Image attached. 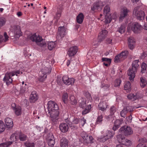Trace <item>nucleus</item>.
Listing matches in <instances>:
<instances>
[{"instance_id":"f257e3e1","label":"nucleus","mask_w":147,"mask_h":147,"mask_svg":"<svg viewBox=\"0 0 147 147\" xmlns=\"http://www.w3.org/2000/svg\"><path fill=\"white\" fill-rule=\"evenodd\" d=\"M47 104V109L48 113L50 115V119L54 124L58 119V106L55 102L51 100L48 102Z\"/></svg>"},{"instance_id":"f03ea898","label":"nucleus","mask_w":147,"mask_h":147,"mask_svg":"<svg viewBox=\"0 0 147 147\" xmlns=\"http://www.w3.org/2000/svg\"><path fill=\"white\" fill-rule=\"evenodd\" d=\"M51 63H47L45 67L42 68L40 71L39 72V76L38 78V80L43 82L46 78L47 74L51 73Z\"/></svg>"},{"instance_id":"7ed1b4c3","label":"nucleus","mask_w":147,"mask_h":147,"mask_svg":"<svg viewBox=\"0 0 147 147\" xmlns=\"http://www.w3.org/2000/svg\"><path fill=\"white\" fill-rule=\"evenodd\" d=\"M139 60H136L133 62L132 67L129 68L128 70L127 74L129 76V79L130 81L133 80L135 77V74L139 66L138 64Z\"/></svg>"},{"instance_id":"20e7f679","label":"nucleus","mask_w":147,"mask_h":147,"mask_svg":"<svg viewBox=\"0 0 147 147\" xmlns=\"http://www.w3.org/2000/svg\"><path fill=\"white\" fill-rule=\"evenodd\" d=\"M29 38L32 41L35 42L37 45L41 47L44 48L47 45L45 40L43 39L40 36L38 35H36V34L30 36Z\"/></svg>"},{"instance_id":"39448f33","label":"nucleus","mask_w":147,"mask_h":147,"mask_svg":"<svg viewBox=\"0 0 147 147\" xmlns=\"http://www.w3.org/2000/svg\"><path fill=\"white\" fill-rule=\"evenodd\" d=\"M20 73V71L19 70H17L7 73L4 77L3 80L6 83V84L8 85L12 82V79L11 78V77L15 75L18 76V74H19Z\"/></svg>"},{"instance_id":"423d86ee","label":"nucleus","mask_w":147,"mask_h":147,"mask_svg":"<svg viewBox=\"0 0 147 147\" xmlns=\"http://www.w3.org/2000/svg\"><path fill=\"white\" fill-rule=\"evenodd\" d=\"M119 130V132L127 136L131 135L133 133L132 128L127 125L122 127Z\"/></svg>"},{"instance_id":"0eeeda50","label":"nucleus","mask_w":147,"mask_h":147,"mask_svg":"<svg viewBox=\"0 0 147 147\" xmlns=\"http://www.w3.org/2000/svg\"><path fill=\"white\" fill-rule=\"evenodd\" d=\"M128 54V52L127 51H125L117 55L115 58V62L117 63L122 61L127 58Z\"/></svg>"},{"instance_id":"6e6552de","label":"nucleus","mask_w":147,"mask_h":147,"mask_svg":"<svg viewBox=\"0 0 147 147\" xmlns=\"http://www.w3.org/2000/svg\"><path fill=\"white\" fill-rule=\"evenodd\" d=\"M107 33L108 31L106 30H102L98 36V41L93 42V45L94 46L98 45H99V42H101L105 38Z\"/></svg>"},{"instance_id":"1a4fd4ad","label":"nucleus","mask_w":147,"mask_h":147,"mask_svg":"<svg viewBox=\"0 0 147 147\" xmlns=\"http://www.w3.org/2000/svg\"><path fill=\"white\" fill-rule=\"evenodd\" d=\"M138 7L134 8L133 11V14H135L137 19L139 20H143L144 19L145 13L144 11L142 10L138 11Z\"/></svg>"},{"instance_id":"9d476101","label":"nucleus","mask_w":147,"mask_h":147,"mask_svg":"<svg viewBox=\"0 0 147 147\" xmlns=\"http://www.w3.org/2000/svg\"><path fill=\"white\" fill-rule=\"evenodd\" d=\"M117 139L119 142L125 144L127 146H130L131 144V142L129 140L125 139L124 137L120 134L117 136Z\"/></svg>"},{"instance_id":"9b49d317","label":"nucleus","mask_w":147,"mask_h":147,"mask_svg":"<svg viewBox=\"0 0 147 147\" xmlns=\"http://www.w3.org/2000/svg\"><path fill=\"white\" fill-rule=\"evenodd\" d=\"M131 30L135 33L138 34L142 31V27L140 24L136 22L133 24Z\"/></svg>"},{"instance_id":"f8f14e48","label":"nucleus","mask_w":147,"mask_h":147,"mask_svg":"<svg viewBox=\"0 0 147 147\" xmlns=\"http://www.w3.org/2000/svg\"><path fill=\"white\" fill-rule=\"evenodd\" d=\"M65 28L64 26L59 27L58 32L56 37L57 39L60 40L64 37L65 35Z\"/></svg>"},{"instance_id":"ddd939ff","label":"nucleus","mask_w":147,"mask_h":147,"mask_svg":"<svg viewBox=\"0 0 147 147\" xmlns=\"http://www.w3.org/2000/svg\"><path fill=\"white\" fill-rule=\"evenodd\" d=\"M104 5V4L102 1H97L94 3L93 6L91 7V10L92 11H95L96 10H100Z\"/></svg>"},{"instance_id":"4468645a","label":"nucleus","mask_w":147,"mask_h":147,"mask_svg":"<svg viewBox=\"0 0 147 147\" xmlns=\"http://www.w3.org/2000/svg\"><path fill=\"white\" fill-rule=\"evenodd\" d=\"M84 143H91L93 142V138L91 136H88L87 134H84L82 136Z\"/></svg>"},{"instance_id":"2eb2a0df","label":"nucleus","mask_w":147,"mask_h":147,"mask_svg":"<svg viewBox=\"0 0 147 147\" xmlns=\"http://www.w3.org/2000/svg\"><path fill=\"white\" fill-rule=\"evenodd\" d=\"M78 49L77 46H74L71 47L69 49L68 54L69 57H74V56L76 53Z\"/></svg>"},{"instance_id":"dca6fc26","label":"nucleus","mask_w":147,"mask_h":147,"mask_svg":"<svg viewBox=\"0 0 147 147\" xmlns=\"http://www.w3.org/2000/svg\"><path fill=\"white\" fill-rule=\"evenodd\" d=\"M13 29L16 38H18L22 35L20 27L19 26H14Z\"/></svg>"},{"instance_id":"f3484780","label":"nucleus","mask_w":147,"mask_h":147,"mask_svg":"<svg viewBox=\"0 0 147 147\" xmlns=\"http://www.w3.org/2000/svg\"><path fill=\"white\" fill-rule=\"evenodd\" d=\"M129 11V10L126 8H124L120 13V17L119 18V21H122L128 15V13Z\"/></svg>"},{"instance_id":"a211bd4d","label":"nucleus","mask_w":147,"mask_h":147,"mask_svg":"<svg viewBox=\"0 0 147 147\" xmlns=\"http://www.w3.org/2000/svg\"><path fill=\"white\" fill-rule=\"evenodd\" d=\"M5 123L6 125V127L8 129L12 128L13 126L12 119L9 117H7L5 119Z\"/></svg>"},{"instance_id":"6ab92c4d","label":"nucleus","mask_w":147,"mask_h":147,"mask_svg":"<svg viewBox=\"0 0 147 147\" xmlns=\"http://www.w3.org/2000/svg\"><path fill=\"white\" fill-rule=\"evenodd\" d=\"M68 123H62L59 126L60 131L63 133L67 132L68 130L69 127Z\"/></svg>"},{"instance_id":"aec40b11","label":"nucleus","mask_w":147,"mask_h":147,"mask_svg":"<svg viewBox=\"0 0 147 147\" xmlns=\"http://www.w3.org/2000/svg\"><path fill=\"white\" fill-rule=\"evenodd\" d=\"M128 47L131 49H133L134 47L136 41L135 39L133 37H130L128 39Z\"/></svg>"},{"instance_id":"412c9836","label":"nucleus","mask_w":147,"mask_h":147,"mask_svg":"<svg viewBox=\"0 0 147 147\" xmlns=\"http://www.w3.org/2000/svg\"><path fill=\"white\" fill-rule=\"evenodd\" d=\"M38 97L35 91L32 92L30 97V102H34L38 99Z\"/></svg>"},{"instance_id":"4be33fe9","label":"nucleus","mask_w":147,"mask_h":147,"mask_svg":"<svg viewBox=\"0 0 147 147\" xmlns=\"http://www.w3.org/2000/svg\"><path fill=\"white\" fill-rule=\"evenodd\" d=\"M60 146L61 147H68V141L65 138H62L60 140Z\"/></svg>"},{"instance_id":"5701e85b","label":"nucleus","mask_w":147,"mask_h":147,"mask_svg":"<svg viewBox=\"0 0 147 147\" xmlns=\"http://www.w3.org/2000/svg\"><path fill=\"white\" fill-rule=\"evenodd\" d=\"M107 106L105 102H101L98 105V107L99 109L102 111H104L106 110Z\"/></svg>"},{"instance_id":"b1692460","label":"nucleus","mask_w":147,"mask_h":147,"mask_svg":"<svg viewBox=\"0 0 147 147\" xmlns=\"http://www.w3.org/2000/svg\"><path fill=\"white\" fill-rule=\"evenodd\" d=\"M84 16L82 13H80L77 16L76 20L77 22L80 24H82L83 21Z\"/></svg>"},{"instance_id":"393cba45","label":"nucleus","mask_w":147,"mask_h":147,"mask_svg":"<svg viewBox=\"0 0 147 147\" xmlns=\"http://www.w3.org/2000/svg\"><path fill=\"white\" fill-rule=\"evenodd\" d=\"M10 139L11 141H9V142H11L12 144V143L16 141L17 139H18V134L16 132V133L12 134L11 136Z\"/></svg>"},{"instance_id":"a878e982","label":"nucleus","mask_w":147,"mask_h":147,"mask_svg":"<svg viewBox=\"0 0 147 147\" xmlns=\"http://www.w3.org/2000/svg\"><path fill=\"white\" fill-rule=\"evenodd\" d=\"M18 136V139L19 138L22 141H25L27 138V137L26 135L21 133H20Z\"/></svg>"},{"instance_id":"bb28decb","label":"nucleus","mask_w":147,"mask_h":147,"mask_svg":"<svg viewBox=\"0 0 147 147\" xmlns=\"http://www.w3.org/2000/svg\"><path fill=\"white\" fill-rule=\"evenodd\" d=\"M115 125L113 127V129L114 131L118 129L120 126V125L121 124V121L119 120H116L115 121Z\"/></svg>"},{"instance_id":"cd10ccee","label":"nucleus","mask_w":147,"mask_h":147,"mask_svg":"<svg viewBox=\"0 0 147 147\" xmlns=\"http://www.w3.org/2000/svg\"><path fill=\"white\" fill-rule=\"evenodd\" d=\"M4 35L5 39V40L4 39L3 36L2 35H0V44L3 41L5 42L8 40L9 37L7 36V33L5 32Z\"/></svg>"},{"instance_id":"c85d7f7f","label":"nucleus","mask_w":147,"mask_h":147,"mask_svg":"<svg viewBox=\"0 0 147 147\" xmlns=\"http://www.w3.org/2000/svg\"><path fill=\"white\" fill-rule=\"evenodd\" d=\"M105 22L106 24L110 23L112 20L111 15L110 14L105 15Z\"/></svg>"},{"instance_id":"c756f323","label":"nucleus","mask_w":147,"mask_h":147,"mask_svg":"<svg viewBox=\"0 0 147 147\" xmlns=\"http://www.w3.org/2000/svg\"><path fill=\"white\" fill-rule=\"evenodd\" d=\"M48 48L50 50H52L56 46V45L54 42H48Z\"/></svg>"},{"instance_id":"7c9ffc66","label":"nucleus","mask_w":147,"mask_h":147,"mask_svg":"<svg viewBox=\"0 0 147 147\" xmlns=\"http://www.w3.org/2000/svg\"><path fill=\"white\" fill-rule=\"evenodd\" d=\"M91 108V105H89L85 109H84L82 111V114L83 115L86 114L88 113L90 110Z\"/></svg>"},{"instance_id":"2f4dec72","label":"nucleus","mask_w":147,"mask_h":147,"mask_svg":"<svg viewBox=\"0 0 147 147\" xmlns=\"http://www.w3.org/2000/svg\"><path fill=\"white\" fill-rule=\"evenodd\" d=\"M147 84L146 80L143 78H140V85L142 88H144Z\"/></svg>"},{"instance_id":"473e14b6","label":"nucleus","mask_w":147,"mask_h":147,"mask_svg":"<svg viewBox=\"0 0 147 147\" xmlns=\"http://www.w3.org/2000/svg\"><path fill=\"white\" fill-rule=\"evenodd\" d=\"M117 31L121 34L124 33L125 31V27L124 25H121L117 30Z\"/></svg>"},{"instance_id":"72a5a7b5","label":"nucleus","mask_w":147,"mask_h":147,"mask_svg":"<svg viewBox=\"0 0 147 147\" xmlns=\"http://www.w3.org/2000/svg\"><path fill=\"white\" fill-rule=\"evenodd\" d=\"M127 113L126 110L124 107L123 109L121 112L120 115L121 117L125 118L126 117V114Z\"/></svg>"},{"instance_id":"f704fd0d","label":"nucleus","mask_w":147,"mask_h":147,"mask_svg":"<svg viewBox=\"0 0 147 147\" xmlns=\"http://www.w3.org/2000/svg\"><path fill=\"white\" fill-rule=\"evenodd\" d=\"M103 116L102 115L98 116L96 122V124H99L102 123V121Z\"/></svg>"},{"instance_id":"c9c22d12","label":"nucleus","mask_w":147,"mask_h":147,"mask_svg":"<svg viewBox=\"0 0 147 147\" xmlns=\"http://www.w3.org/2000/svg\"><path fill=\"white\" fill-rule=\"evenodd\" d=\"M114 135V132L111 131H108L106 136L109 139L112 138Z\"/></svg>"},{"instance_id":"e433bc0d","label":"nucleus","mask_w":147,"mask_h":147,"mask_svg":"<svg viewBox=\"0 0 147 147\" xmlns=\"http://www.w3.org/2000/svg\"><path fill=\"white\" fill-rule=\"evenodd\" d=\"M5 126L3 122L0 121V133L2 132L5 129Z\"/></svg>"},{"instance_id":"4c0bfd02","label":"nucleus","mask_w":147,"mask_h":147,"mask_svg":"<svg viewBox=\"0 0 147 147\" xmlns=\"http://www.w3.org/2000/svg\"><path fill=\"white\" fill-rule=\"evenodd\" d=\"M110 10V7L109 5H106L104 8V15L109 14L108 13Z\"/></svg>"},{"instance_id":"58836bf2","label":"nucleus","mask_w":147,"mask_h":147,"mask_svg":"<svg viewBox=\"0 0 147 147\" xmlns=\"http://www.w3.org/2000/svg\"><path fill=\"white\" fill-rule=\"evenodd\" d=\"M67 93L66 92L64 93L63 94L62 97V100L64 103H67Z\"/></svg>"},{"instance_id":"ea45409f","label":"nucleus","mask_w":147,"mask_h":147,"mask_svg":"<svg viewBox=\"0 0 147 147\" xmlns=\"http://www.w3.org/2000/svg\"><path fill=\"white\" fill-rule=\"evenodd\" d=\"M127 98L130 100L132 99L133 100H136L137 98V96L136 95H134V94H129L127 96Z\"/></svg>"},{"instance_id":"a19ab883","label":"nucleus","mask_w":147,"mask_h":147,"mask_svg":"<svg viewBox=\"0 0 147 147\" xmlns=\"http://www.w3.org/2000/svg\"><path fill=\"white\" fill-rule=\"evenodd\" d=\"M21 111V108L20 107L16 108L15 109V113L17 115H20Z\"/></svg>"},{"instance_id":"79ce46f5","label":"nucleus","mask_w":147,"mask_h":147,"mask_svg":"<svg viewBox=\"0 0 147 147\" xmlns=\"http://www.w3.org/2000/svg\"><path fill=\"white\" fill-rule=\"evenodd\" d=\"M11 144V142H8L0 144V147H7Z\"/></svg>"},{"instance_id":"37998d69","label":"nucleus","mask_w":147,"mask_h":147,"mask_svg":"<svg viewBox=\"0 0 147 147\" xmlns=\"http://www.w3.org/2000/svg\"><path fill=\"white\" fill-rule=\"evenodd\" d=\"M146 68V64L144 63H143L141 67V72L142 73H144Z\"/></svg>"},{"instance_id":"c03bdc74","label":"nucleus","mask_w":147,"mask_h":147,"mask_svg":"<svg viewBox=\"0 0 147 147\" xmlns=\"http://www.w3.org/2000/svg\"><path fill=\"white\" fill-rule=\"evenodd\" d=\"M52 138V139H51V140H47L48 144L51 146H53L55 143L54 138H53V137Z\"/></svg>"},{"instance_id":"a18cd8bd","label":"nucleus","mask_w":147,"mask_h":147,"mask_svg":"<svg viewBox=\"0 0 147 147\" xmlns=\"http://www.w3.org/2000/svg\"><path fill=\"white\" fill-rule=\"evenodd\" d=\"M124 108L126 110L127 112H129L131 113L133 111L134 108L132 106H126Z\"/></svg>"},{"instance_id":"49530a36","label":"nucleus","mask_w":147,"mask_h":147,"mask_svg":"<svg viewBox=\"0 0 147 147\" xmlns=\"http://www.w3.org/2000/svg\"><path fill=\"white\" fill-rule=\"evenodd\" d=\"M130 83L128 81L125 83V85L124 86V88L125 90H129L130 89Z\"/></svg>"},{"instance_id":"de8ad7c7","label":"nucleus","mask_w":147,"mask_h":147,"mask_svg":"<svg viewBox=\"0 0 147 147\" xmlns=\"http://www.w3.org/2000/svg\"><path fill=\"white\" fill-rule=\"evenodd\" d=\"M71 100V104L74 105H76L77 103V101L75 99V98L74 96H71L70 98Z\"/></svg>"},{"instance_id":"09e8293b","label":"nucleus","mask_w":147,"mask_h":147,"mask_svg":"<svg viewBox=\"0 0 147 147\" xmlns=\"http://www.w3.org/2000/svg\"><path fill=\"white\" fill-rule=\"evenodd\" d=\"M102 61L104 62L108 63L109 65H110L111 63V59H110L107 58H102Z\"/></svg>"},{"instance_id":"8fccbe9b","label":"nucleus","mask_w":147,"mask_h":147,"mask_svg":"<svg viewBox=\"0 0 147 147\" xmlns=\"http://www.w3.org/2000/svg\"><path fill=\"white\" fill-rule=\"evenodd\" d=\"M121 82V80L120 79L116 80L115 81V87L119 86Z\"/></svg>"},{"instance_id":"3c124183","label":"nucleus","mask_w":147,"mask_h":147,"mask_svg":"<svg viewBox=\"0 0 147 147\" xmlns=\"http://www.w3.org/2000/svg\"><path fill=\"white\" fill-rule=\"evenodd\" d=\"M67 80V82H65V84H66V83H70V78H69L67 76H64L62 78V81H66Z\"/></svg>"},{"instance_id":"603ef678","label":"nucleus","mask_w":147,"mask_h":147,"mask_svg":"<svg viewBox=\"0 0 147 147\" xmlns=\"http://www.w3.org/2000/svg\"><path fill=\"white\" fill-rule=\"evenodd\" d=\"M25 145L26 147H34V143H25Z\"/></svg>"},{"instance_id":"864d4df0","label":"nucleus","mask_w":147,"mask_h":147,"mask_svg":"<svg viewBox=\"0 0 147 147\" xmlns=\"http://www.w3.org/2000/svg\"><path fill=\"white\" fill-rule=\"evenodd\" d=\"M5 21L4 18L0 17V26H2L5 24Z\"/></svg>"},{"instance_id":"5fc2aeb1","label":"nucleus","mask_w":147,"mask_h":147,"mask_svg":"<svg viewBox=\"0 0 147 147\" xmlns=\"http://www.w3.org/2000/svg\"><path fill=\"white\" fill-rule=\"evenodd\" d=\"M61 11H58V12L56 14V16L55 17L56 20V22H57L58 19L61 16Z\"/></svg>"},{"instance_id":"6e6d98bb","label":"nucleus","mask_w":147,"mask_h":147,"mask_svg":"<svg viewBox=\"0 0 147 147\" xmlns=\"http://www.w3.org/2000/svg\"><path fill=\"white\" fill-rule=\"evenodd\" d=\"M79 106L83 108L86 107V103L85 101L82 100L80 102Z\"/></svg>"},{"instance_id":"4d7b16f0","label":"nucleus","mask_w":147,"mask_h":147,"mask_svg":"<svg viewBox=\"0 0 147 147\" xmlns=\"http://www.w3.org/2000/svg\"><path fill=\"white\" fill-rule=\"evenodd\" d=\"M27 89V88L26 87V86L25 87L22 86L20 89V92L21 93H23L26 92Z\"/></svg>"},{"instance_id":"13d9d810","label":"nucleus","mask_w":147,"mask_h":147,"mask_svg":"<svg viewBox=\"0 0 147 147\" xmlns=\"http://www.w3.org/2000/svg\"><path fill=\"white\" fill-rule=\"evenodd\" d=\"M75 82V79L73 78H70V83H66V85H69L70 84L72 85L74 84Z\"/></svg>"},{"instance_id":"bf43d9fd","label":"nucleus","mask_w":147,"mask_h":147,"mask_svg":"<svg viewBox=\"0 0 147 147\" xmlns=\"http://www.w3.org/2000/svg\"><path fill=\"white\" fill-rule=\"evenodd\" d=\"M80 122L81 123L82 126H83L84 124L86 123V120L84 117H82L80 120Z\"/></svg>"},{"instance_id":"052dcab7","label":"nucleus","mask_w":147,"mask_h":147,"mask_svg":"<svg viewBox=\"0 0 147 147\" xmlns=\"http://www.w3.org/2000/svg\"><path fill=\"white\" fill-rule=\"evenodd\" d=\"M126 119L127 121H128L129 122H131L132 119V117L131 114H130V115L126 117Z\"/></svg>"},{"instance_id":"680f3d73","label":"nucleus","mask_w":147,"mask_h":147,"mask_svg":"<svg viewBox=\"0 0 147 147\" xmlns=\"http://www.w3.org/2000/svg\"><path fill=\"white\" fill-rule=\"evenodd\" d=\"M80 119L75 118L73 121V123L75 124H77L80 122Z\"/></svg>"},{"instance_id":"e2e57ef3","label":"nucleus","mask_w":147,"mask_h":147,"mask_svg":"<svg viewBox=\"0 0 147 147\" xmlns=\"http://www.w3.org/2000/svg\"><path fill=\"white\" fill-rule=\"evenodd\" d=\"M108 139H109L106 136H105L101 138H100V141L103 142H105Z\"/></svg>"},{"instance_id":"0e129e2a","label":"nucleus","mask_w":147,"mask_h":147,"mask_svg":"<svg viewBox=\"0 0 147 147\" xmlns=\"http://www.w3.org/2000/svg\"><path fill=\"white\" fill-rule=\"evenodd\" d=\"M74 60V57H72L71 58L70 60H68L67 63V66H68L70 64V63H72V61L73 60Z\"/></svg>"},{"instance_id":"69168bd1","label":"nucleus","mask_w":147,"mask_h":147,"mask_svg":"<svg viewBox=\"0 0 147 147\" xmlns=\"http://www.w3.org/2000/svg\"><path fill=\"white\" fill-rule=\"evenodd\" d=\"M115 111V108L114 106H112L110 108V113L111 114H113Z\"/></svg>"},{"instance_id":"338daca9","label":"nucleus","mask_w":147,"mask_h":147,"mask_svg":"<svg viewBox=\"0 0 147 147\" xmlns=\"http://www.w3.org/2000/svg\"><path fill=\"white\" fill-rule=\"evenodd\" d=\"M146 140L145 138H141V139L139 140L140 143H144L146 142Z\"/></svg>"},{"instance_id":"774afa93","label":"nucleus","mask_w":147,"mask_h":147,"mask_svg":"<svg viewBox=\"0 0 147 147\" xmlns=\"http://www.w3.org/2000/svg\"><path fill=\"white\" fill-rule=\"evenodd\" d=\"M136 147H147V146L145 144L139 143L137 145Z\"/></svg>"}]
</instances>
